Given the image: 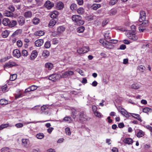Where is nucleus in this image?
<instances>
[{
	"mask_svg": "<svg viewBox=\"0 0 152 152\" xmlns=\"http://www.w3.org/2000/svg\"><path fill=\"white\" fill-rule=\"evenodd\" d=\"M145 134L144 132L141 130H140L137 133L136 136L138 137H142Z\"/></svg>",
	"mask_w": 152,
	"mask_h": 152,
	"instance_id": "obj_36",
	"label": "nucleus"
},
{
	"mask_svg": "<svg viewBox=\"0 0 152 152\" xmlns=\"http://www.w3.org/2000/svg\"><path fill=\"white\" fill-rule=\"evenodd\" d=\"M123 141L125 143L128 145L132 144L133 142L132 139L130 137H128L124 139Z\"/></svg>",
	"mask_w": 152,
	"mask_h": 152,
	"instance_id": "obj_13",
	"label": "nucleus"
},
{
	"mask_svg": "<svg viewBox=\"0 0 152 152\" xmlns=\"http://www.w3.org/2000/svg\"><path fill=\"white\" fill-rule=\"evenodd\" d=\"M50 53L48 51L44 50L42 53V56L45 58H47L49 55Z\"/></svg>",
	"mask_w": 152,
	"mask_h": 152,
	"instance_id": "obj_37",
	"label": "nucleus"
},
{
	"mask_svg": "<svg viewBox=\"0 0 152 152\" xmlns=\"http://www.w3.org/2000/svg\"><path fill=\"white\" fill-rule=\"evenodd\" d=\"M65 131L66 133V134H67L69 135H70L71 134V132H70V129L68 127H67L65 129Z\"/></svg>",
	"mask_w": 152,
	"mask_h": 152,
	"instance_id": "obj_51",
	"label": "nucleus"
},
{
	"mask_svg": "<svg viewBox=\"0 0 152 152\" xmlns=\"http://www.w3.org/2000/svg\"><path fill=\"white\" fill-rule=\"evenodd\" d=\"M95 116L99 118H100L101 117V115L100 113L99 112L97 111H96L94 113Z\"/></svg>",
	"mask_w": 152,
	"mask_h": 152,
	"instance_id": "obj_54",
	"label": "nucleus"
},
{
	"mask_svg": "<svg viewBox=\"0 0 152 152\" xmlns=\"http://www.w3.org/2000/svg\"><path fill=\"white\" fill-rule=\"evenodd\" d=\"M13 55L14 57L17 58H19L20 57L21 54L19 50L16 49L14 50Z\"/></svg>",
	"mask_w": 152,
	"mask_h": 152,
	"instance_id": "obj_14",
	"label": "nucleus"
},
{
	"mask_svg": "<svg viewBox=\"0 0 152 152\" xmlns=\"http://www.w3.org/2000/svg\"><path fill=\"white\" fill-rule=\"evenodd\" d=\"M131 115L133 117H134L137 119L138 120L140 121H142V120L140 117V115H139L137 114H134V113H130Z\"/></svg>",
	"mask_w": 152,
	"mask_h": 152,
	"instance_id": "obj_30",
	"label": "nucleus"
},
{
	"mask_svg": "<svg viewBox=\"0 0 152 152\" xmlns=\"http://www.w3.org/2000/svg\"><path fill=\"white\" fill-rule=\"evenodd\" d=\"M9 150V148L7 147H5L2 148L1 149V152H7Z\"/></svg>",
	"mask_w": 152,
	"mask_h": 152,
	"instance_id": "obj_60",
	"label": "nucleus"
},
{
	"mask_svg": "<svg viewBox=\"0 0 152 152\" xmlns=\"http://www.w3.org/2000/svg\"><path fill=\"white\" fill-rule=\"evenodd\" d=\"M17 77V75L16 74H13L10 75V80L12 81L15 80Z\"/></svg>",
	"mask_w": 152,
	"mask_h": 152,
	"instance_id": "obj_43",
	"label": "nucleus"
},
{
	"mask_svg": "<svg viewBox=\"0 0 152 152\" xmlns=\"http://www.w3.org/2000/svg\"><path fill=\"white\" fill-rule=\"evenodd\" d=\"M50 43L49 41L46 42L45 44V47L46 48H48L50 46Z\"/></svg>",
	"mask_w": 152,
	"mask_h": 152,
	"instance_id": "obj_50",
	"label": "nucleus"
},
{
	"mask_svg": "<svg viewBox=\"0 0 152 152\" xmlns=\"http://www.w3.org/2000/svg\"><path fill=\"white\" fill-rule=\"evenodd\" d=\"M44 5L49 10L54 6V4L49 1H47L46 2Z\"/></svg>",
	"mask_w": 152,
	"mask_h": 152,
	"instance_id": "obj_11",
	"label": "nucleus"
},
{
	"mask_svg": "<svg viewBox=\"0 0 152 152\" xmlns=\"http://www.w3.org/2000/svg\"><path fill=\"white\" fill-rule=\"evenodd\" d=\"M18 22L19 25L22 26L25 23V20L24 18L22 17H19L18 19Z\"/></svg>",
	"mask_w": 152,
	"mask_h": 152,
	"instance_id": "obj_12",
	"label": "nucleus"
},
{
	"mask_svg": "<svg viewBox=\"0 0 152 152\" xmlns=\"http://www.w3.org/2000/svg\"><path fill=\"white\" fill-rule=\"evenodd\" d=\"M17 21L14 20H12L10 21L9 26L10 27H13L17 25Z\"/></svg>",
	"mask_w": 152,
	"mask_h": 152,
	"instance_id": "obj_35",
	"label": "nucleus"
},
{
	"mask_svg": "<svg viewBox=\"0 0 152 152\" xmlns=\"http://www.w3.org/2000/svg\"><path fill=\"white\" fill-rule=\"evenodd\" d=\"M8 103V101L4 99H2L0 100V104L2 105H6Z\"/></svg>",
	"mask_w": 152,
	"mask_h": 152,
	"instance_id": "obj_38",
	"label": "nucleus"
},
{
	"mask_svg": "<svg viewBox=\"0 0 152 152\" xmlns=\"http://www.w3.org/2000/svg\"><path fill=\"white\" fill-rule=\"evenodd\" d=\"M138 69L139 71L142 72H144V70H145V67L144 66L140 65L138 66Z\"/></svg>",
	"mask_w": 152,
	"mask_h": 152,
	"instance_id": "obj_44",
	"label": "nucleus"
},
{
	"mask_svg": "<svg viewBox=\"0 0 152 152\" xmlns=\"http://www.w3.org/2000/svg\"><path fill=\"white\" fill-rule=\"evenodd\" d=\"M3 15L4 16L8 17H12L13 16V14L12 12L7 10L4 12Z\"/></svg>",
	"mask_w": 152,
	"mask_h": 152,
	"instance_id": "obj_26",
	"label": "nucleus"
},
{
	"mask_svg": "<svg viewBox=\"0 0 152 152\" xmlns=\"http://www.w3.org/2000/svg\"><path fill=\"white\" fill-rule=\"evenodd\" d=\"M44 134L42 133H38L36 135L37 138L39 139H43L44 137Z\"/></svg>",
	"mask_w": 152,
	"mask_h": 152,
	"instance_id": "obj_39",
	"label": "nucleus"
},
{
	"mask_svg": "<svg viewBox=\"0 0 152 152\" xmlns=\"http://www.w3.org/2000/svg\"><path fill=\"white\" fill-rule=\"evenodd\" d=\"M124 126V125L123 123H120L118 124V127L120 128H123Z\"/></svg>",
	"mask_w": 152,
	"mask_h": 152,
	"instance_id": "obj_64",
	"label": "nucleus"
},
{
	"mask_svg": "<svg viewBox=\"0 0 152 152\" xmlns=\"http://www.w3.org/2000/svg\"><path fill=\"white\" fill-rule=\"evenodd\" d=\"M108 23V20H107L105 19L102 21V26L104 27Z\"/></svg>",
	"mask_w": 152,
	"mask_h": 152,
	"instance_id": "obj_57",
	"label": "nucleus"
},
{
	"mask_svg": "<svg viewBox=\"0 0 152 152\" xmlns=\"http://www.w3.org/2000/svg\"><path fill=\"white\" fill-rule=\"evenodd\" d=\"M30 87L31 91H34L37 89L38 88V87L37 86L35 85H32Z\"/></svg>",
	"mask_w": 152,
	"mask_h": 152,
	"instance_id": "obj_58",
	"label": "nucleus"
},
{
	"mask_svg": "<svg viewBox=\"0 0 152 152\" xmlns=\"http://www.w3.org/2000/svg\"><path fill=\"white\" fill-rule=\"evenodd\" d=\"M70 8L72 11L75 10L77 9V5L75 4H72L71 5Z\"/></svg>",
	"mask_w": 152,
	"mask_h": 152,
	"instance_id": "obj_47",
	"label": "nucleus"
},
{
	"mask_svg": "<svg viewBox=\"0 0 152 152\" xmlns=\"http://www.w3.org/2000/svg\"><path fill=\"white\" fill-rule=\"evenodd\" d=\"M9 33V32L8 31L5 30L2 31L1 35L3 38H6L8 37Z\"/></svg>",
	"mask_w": 152,
	"mask_h": 152,
	"instance_id": "obj_21",
	"label": "nucleus"
},
{
	"mask_svg": "<svg viewBox=\"0 0 152 152\" xmlns=\"http://www.w3.org/2000/svg\"><path fill=\"white\" fill-rule=\"evenodd\" d=\"M117 9L115 8H113L111 9L109 12L110 14L111 15H114L117 12Z\"/></svg>",
	"mask_w": 152,
	"mask_h": 152,
	"instance_id": "obj_27",
	"label": "nucleus"
},
{
	"mask_svg": "<svg viewBox=\"0 0 152 152\" xmlns=\"http://www.w3.org/2000/svg\"><path fill=\"white\" fill-rule=\"evenodd\" d=\"M140 16L139 21L140 22H142L145 18V12L144 11H141L140 13Z\"/></svg>",
	"mask_w": 152,
	"mask_h": 152,
	"instance_id": "obj_9",
	"label": "nucleus"
},
{
	"mask_svg": "<svg viewBox=\"0 0 152 152\" xmlns=\"http://www.w3.org/2000/svg\"><path fill=\"white\" fill-rule=\"evenodd\" d=\"M74 72L71 71H68L62 73L61 75V78H66L69 76H70L74 74Z\"/></svg>",
	"mask_w": 152,
	"mask_h": 152,
	"instance_id": "obj_7",
	"label": "nucleus"
},
{
	"mask_svg": "<svg viewBox=\"0 0 152 152\" xmlns=\"http://www.w3.org/2000/svg\"><path fill=\"white\" fill-rule=\"evenodd\" d=\"M39 20L38 18H35L33 20V23L35 24H37L39 23Z\"/></svg>",
	"mask_w": 152,
	"mask_h": 152,
	"instance_id": "obj_49",
	"label": "nucleus"
},
{
	"mask_svg": "<svg viewBox=\"0 0 152 152\" xmlns=\"http://www.w3.org/2000/svg\"><path fill=\"white\" fill-rule=\"evenodd\" d=\"M58 12L57 11H55L51 12L50 13V16L51 18H55L58 16Z\"/></svg>",
	"mask_w": 152,
	"mask_h": 152,
	"instance_id": "obj_20",
	"label": "nucleus"
},
{
	"mask_svg": "<svg viewBox=\"0 0 152 152\" xmlns=\"http://www.w3.org/2000/svg\"><path fill=\"white\" fill-rule=\"evenodd\" d=\"M23 124L22 123H18L16 124L15 125V126L17 128H21L23 126Z\"/></svg>",
	"mask_w": 152,
	"mask_h": 152,
	"instance_id": "obj_62",
	"label": "nucleus"
},
{
	"mask_svg": "<svg viewBox=\"0 0 152 152\" xmlns=\"http://www.w3.org/2000/svg\"><path fill=\"white\" fill-rule=\"evenodd\" d=\"M85 27L83 26H80L77 29V31L79 33H82L85 30Z\"/></svg>",
	"mask_w": 152,
	"mask_h": 152,
	"instance_id": "obj_42",
	"label": "nucleus"
},
{
	"mask_svg": "<svg viewBox=\"0 0 152 152\" xmlns=\"http://www.w3.org/2000/svg\"><path fill=\"white\" fill-rule=\"evenodd\" d=\"M72 19L75 25L81 26L83 25L84 23V21L82 19L81 17L78 15H73L72 17Z\"/></svg>",
	"mask_w": 152,
	"mask_h": 152,
	"instance_id": "obj_1",
	"label": "nucleus"
},
{
	"mask_svg": "<svg viewBox=\"0 0 152 152\" xmlns=\"http://www.w3.org/2000/svg\"><path fill=\"white\" fill-rule=\"evenodd\" d=\"M53 67V64L50 62H47L45 64V67L48 70H51Z\"/></svg>",
	"mask_w": 152,
	"mask_h": 152,
	"instance_id": "obj_16",
	"label": "nucleus"
},
{
	"mask_svg": "<svg viewBox=\"0 0 152 152\" xmlns=\"http://www.w3.org/2000/svg\"><path fill=\"white\" fill-rule=\"evenodd\" d=\"M56 8L58 10L62 9L64 7V3L61 2H58L56 4Z\"/></svg>",
	"mask_w": 152,
	"mask_h": 152,
	"instance_id": "obj_18",
	"label": "nucleus"
},
{
	"mask_svg": "<svg viewBox=\"0 0 152 152\" xmlns=\"http://www.w3.org/2000/svg\"><path fill=\"white\" fill-rule=\"evenodd\" d=\"M44 32L42 31H38L35 32V35L37 36H42L44 35Z\"/></svg>",
	"mask_w": 152,
	"mask_h": 152,
	"instance_id": "obj_32",
	"label": "nucleus"
},
{
	"mask_svg": "<svg viewBox=\"0 0 152 152\" xmlns=\"http://www.w3.org/2000/svg\"><path fill=\"white\" fill-rule=\"evenodd\" d=\"M61 78V75L58 74H54L50 75L49 79L53 81H55Z\"/></svg>",
	"mask_w": 152,
	"mask_h": 152,
	"instance_id": "obj_4",
	"label": "nucleus"
},
{
	"mask_svg": "<svg viewBox=\"0 0 152 152\" xmlns=\"http://www.w3.org/2000/svg\"><path fill=\"white\" fill-rule=\"evenodd\" d=\"M38 6H40L43 4V0H35Z\"/></svg>",
	"mask_w": 152,
	"mask_h": 152,
	"instance_id": "obj_48",
	"label": "nucleus"
},
{
	"mask_svg": "<svg viewBox=\"0 0 152 152\" xmlns=\"http://www.w3.org/2000/svg\"><path fill=\"white\" fill-rule=\"evenodd\" d=\"M79 119L81 121H85L84 115L83 112H81L80 113L79 116Z\"/></svg>",
	"mask_w": 152,
	"mask_h": 152,
	"instance_id": "obj_29",
	"label": "nucleus"
},
{
	"mask_svg": "<svg viewBox=\"0 0 152 152\" xmlns=\"http://www.w3.org/2000/svg\"><path fill=\"white\" fill-rule=\"evenodd\" d=\"M17 44L18 46L19 47H22L23 45L22 42L20 40L18 41L17 42Z\"/></svg>",
	"mask_w": 152,
	"mask_h": 152,
	"instance_id": "obj_55",
	"label": "nucleus"
},
{
	"mask_svg": "<svg viewBox=\"0 0 152 152\" xmlns=\"http://www.w3.org/2000/svg\"><path fill=\"white\" fill-rule=\"evenodd\" d=\"M65 28L64 26H60L57 29V34H62L65 30Z\"/></svg>",
	"mask_w": 152,
	"mask_h": 152,
	"instance_id": "obj_10",
	"label": "nucleus"
},
{
	"mask_svg": "<svg viewBox=\"0 0 152 152\" xmlns=\"http://www.w3.org/2000/svg\"><path fill=\"white\" fill-rule=\"evenodd\" d=\"M127 37L130 39L135 41L138 39V37L135 34V32L132 31L131 33H128L127 34Z\"/></svg>",
	"mask_w": 152,
	"mask_h": 152,
	"instance_id": "obj_5",
	"label": "nucleus"
},
{
	"mask_svg": "<svg viewBox=\"0 0 152 152\" xmlns=\"http://www.w3.org/2000/svg\"><path fill=\"white\" fill-rule=\"evenodd\" d=\"M140 86L137 83H134L131 86V88L134 89H137L139 88Z\"/></svg>",
	"mask_w": 152,
	"mask_h": 152,
	"instance_id": "obj_34",
	"label": "nucleus"
},
{
	"mask_svg": "<svg viewBox=\"0 0 152 152\" xmlns=\"http://www.w3.org/2000/svg\"><path fill=\"white\" fill-rule=\"evenodd\" d=\"M71 121V118L69 117H65L63 119L60 120V122H66L68 123H70Z\"/></svg>",
	"mask_w": 152,
	"mask_h": 152,
	"instance_id": "obj_33",
	"label": "nucleus"
},
{
	"mask_svg": "<svg viewBox=\"0 0 152 152\" xmlns=\"http://www.w3.org/2000/svg\"><path fill=\"white\" fill-rule=\"evenodd\" d=\"M32 13L31 11H28L25 12L24 14V16L26 18H29L31 17Z\"/></svg>",
	"mask_w": 152,
	"mask_h": 152,
	"instance_id": "obj_22",
	"label": "nucleus"
},
{
	"mask_svg": "<svg viewBox=\"0 0 152 152\" xmlns=\"http://www.w3.org/2000/svg\"><path fill=\"white\" fill-rule=\"evenodd\" d=\"M21 141L22 145L26 147H28L30 145V141L28 139L23 138L22 139Z\"/></svg>",
	"mask_w": 152,
	"mask_h": 152,
	"instance_id": "obj_8",
	"label": "nucleus"
},
{
	"mask_svg": "<svg viewBox=\"0 0 152 152\" xmlns=\"http://www.w3.org/2000/svg\"><path fill=\"white\" fill-rule=\"evenodd\" d=\"M58 40L56 39H54L52 41V43L54 45H56L58 44Z\"/></svg>",
	"mask_w": 152,
	"mask_h": 152,
	"instance_id": "obj_63",
	"label": "nucleus"
},
{
	"mask_svg": "<svg viewBox=\"0 0 152 152\" xmlns=\"http://www.w3.org/2000/svg\"><path fill=\"white\" fill-rule=\"evenodd\" d=\"M9 126L7 124H3L0 126V131L4 128H6Z\"/></svg>",
	"mask_w": 152,
	"mask_h": 152,
	"instance_id": "obj_45",
	"label": "nucleus"
},
{
	"mask_svg": "<svg viewBox=\"0 0 152 152\" xmlns=\"http://www.w3.org/2000/svg\"><path fill=\"white\" fill-rule=\"evenodd\" d=\"M7 85H5L2 86L1 88L2 91L3 92H5L6 91H7Z\"/></svg>",
	"mask_w": 152,
	"mask_h": 152,
	"instance_id": "obj_56",
	"label": "nucleus"
},
{
	"mask_svg": "<svg viewBox=\"0 0 152 152\" xmlns=\"http://www.w3.org/2000/svg\"><path fill=\"white\" fill-rule=\"evenodd\" d=\"M110 33L108 31H106L104 34V36L106 40H110L111 39V37L110 36Z\"/></svg>",
	"mask_w": 152,
	"mask_h": 152,
	"instance_id": "obj_31",
	"label": "nucleus"
},
{
	"mask_svg": "<svg viewBox=\"0 0 152 152\" xmlns=\"http://www.w3.org/2000/svg\"><path fill=\"white\" fill-rule=\"evenodd\" d=\"M17 64L14 61L10 60L6 63L4 66L5 69L12 67L14 66H17Z\"/></svg>",
	"mask_w": 152,
	"mask_h": 152,
	"instance_id": "obj_6",
	"label": "nucleus"
},
{
	"mask_svg": "<svg viewBox=\"0 0 152 152\" xmlns=\"http://www.w3.org/2000/svg\"><path fill=\"white\" fill-rule=\"evenodd\" d=\"M44 42L42 39H38L35 42V45L37 47H40L43 44Z\"/></svg>",
	"mask_w": 152,
	"mask_h": 152,
	"instance_id": "obj_19",
	"label": "nucleus"
},
{
	"mask_svg": "<svg viewBox=\"0 0 152 152\" xmlns=\"http://www.w3.org/2000/svg\"><path fill=\"white\" fill-rule=\"evenodd\" d=\"M22 54L23 56L26 57L28 55V54L27 51L24 50L22 51Z\"/></svg>",
	"mask_w": 152,
	"mask_h": 152,
	"instance_id": "obj_53",
	"label": "nucleus"
},
{
	"mask_svg": "<svg viewBox=\"0 0 152 152\" xmlns=\"http://www.w3.org/2000/svg\"><path fill=\"white\" fill-rule=\"evenodd\" d=\"M56 20L52 19L50 21L48 24V26L50 28H52L56 24Z\"/></svg>",
	"mask_w": 152,
	"mask_h": 152,
	"instance_id": "obj_25",
	"label": "nucleus"
},
{
	"mask_svg": "<svg viewBox=\"0 0 152 152\" xmlns=\"http://www.w3.org/2000/svg\"><path fill=\"white\" fill-rule=\"evenodd\" d=\"M118 0H110L109 4L110 5H113L115 4Z\"/></svg>",
	"mask_w": 152,
	"mask_h": 152,
	"instance_id": "obj_46",
	"label": "nucleus"
},
{
	"mask_svg": "<svg viewBox=\"0 0 152 152\" xmlns=\"http://www.w3.org/2000/svg\"><path fill=\"white\" fill-rule=\"evenodd\" d=\"M58 105L56 103H54L51 105L46 104L43 105L41 107V110L42 114H48V113L45 111L47 110V109H50L57 106Z\"/></svg>",
	"mask_w": 152,
	"mask_h": 152,
	"instance_id": "obj_2",
	"label": "nucleus"
},
{
	"mask_svg": "<svg viewBox=\"0 0 152 152\" xmlns=\"http://www.w3.org/2000/svg\"><path fill=\"white\" fill-rule=\"evenodd\" d=\"M93 16L92 15H90L88 16H86V20L88 21H91L93 20Z\"/></svg>",
	"mask_w": 152,
	"mask_h": 152,
	"instance_id": "obj_59",
	"label": "nucleus"
},
{
	"mask_svg": "<svg viewBox=\"0 0 152 152\" xmlns=\"http://www.w3.org/2000/svg\"><path fill=\"white\" fill-rule=\"evenodd\" d=\"M22 32V30L21 29H19L16 31L12 35V37H14L15 36L20 34Z\"/></svg>",
	"mask_w": 152,
	"mask_h": 152,
	"instance_id": "obj_24",
	"label": "nucleus"
},
{
	"mask_svg": "<svg viewBox=\"0 0 152 152\" xmlns=\"http://www.w3.org/2000/svg\"><path fill=\"white\" fill-rule=\"evenodd\" d=\"M101 7L100 4H94L92 5V10H96Z\"/></svg>",
	"mask_w": 152,
	"mask_h": 152,
	"instance_id": "obj_28",
	"label": "nucleus"
},
{
	"mask_svg": "<svg viewBox=\"0 0 152 152\" xmlns=\"http://www.w3.org/2000/svg\"><path fill=\"white\" fill-rule=\"evenodd\" d=\"M109 42L110 43L112 44H116L118 42V40L116 39H111L109 40Z\"/></svg>",
	"mask_w": 152,
	"mask_h": 152,
	"instance_id": "obj_61",
	"label": "nucleus"
},
{
	"mask_svg": "<svg viewBox=\"0 0 152 152\" xmlns=\"http://www.w3.org/2000/svg\"><path fill=\"white\" fill-rule=\"evenodd\" d=\"M37 55L38 53L36 50H34L33 51L32 53L31 54V55L30 57V59L31 60H34L37 57Z\"/></svg>",
	"mask_w": 152,
	"mask_h": 152,
	"instance_id": "obj_15",
	"label": "nucleus"
},
{
	"mask_svg": "<svg viewBox=\"0 0 152 152\" xmlns=\"http://www.w3.org/2000/svg\"><path fill=\"white\" fill-rule=\"evenodd\" d=\"M77 12L79 14L82 15L84 12L85 10L82 8H80L77 10Z\"/></svg>",
	"mask_w": 152,
	"mask_h": 152,
	"instance_id": "obj_40",
	"label": "nucleus"
},
{
	"mask_svg": "<svg viewBox=\"0 0 152 152\" xmlns=\"http://www.w3.org/2000/svg\"><path fill=\"white\" fill-rule=\"evenodd\" d=\"M143 112L145 113H148L149 112H152V109L149 107H145L143 109Z\"/></svg>",
	"mask_w": 152,
	"mask_h": 152,
	"instance_id": "obj_41",
	"label": "nucleus"
},
{
	"mask_svg": "<svg viewBox=\"0 0 152 152\" xmlns=\"http://www.w3.org/2000/svg\"><path fill=\"white\" fill-rule=\"evenodd\" d=\"M10 20L8 18H4L2 20L3 24L5 26H9Z\"/></svg>",
	"mask_w": 152,
	"mask_h": 152,
	"instance_id": "obj_23",
	"label": "nucleus"
},
{
	"mask_svg": "<svg viewBox=\"0 0 152 152\" xmlns=\"http://www.w3.org/2000/svg\"><path fill=\"white\" fill-rule=\"evenodd\" d=\"M142 24L139 27V30L140 32H143L145 30L147 27L149 25V21L147 20H143Z\"/></svg>",
	"mask_w": 152,
	"mask_h": 152,
	"instance_id": "obj_3",
	"label": "nucleus"
},
{
	"mask_svg": "<svg viewBox=\"0 0 152 152\" xmlns=\"http://www.w3.org/2000/svg\"><path fill=\"white\" fill-rule=\"evenodd\" d=\"M121 114L126 118H129L130 116L126 110Z\"/></svg>",
	"mask_w": 152,
	"mask_h": 152,
	"instance_id": "obj_52",
	"label": "nucleus"
},
{
	"mask_svg": "<svg viewBox=\"0 0 152 152\" xmlns=\"http://www.w3.org/2000/svg\"><path fill=\"white\" fill-rule=\"evenodd\" d=\"M106 42H105V43L104 44V46L107 48L109 49L113 48V46L110 43L109 41H108L107 40H106Z\"/></svg>",
	"mask_w": 152,
	"mask_h": 152,
	"instance_id": "obj_17",
	"label": "nucleus"
}]
</instances>
